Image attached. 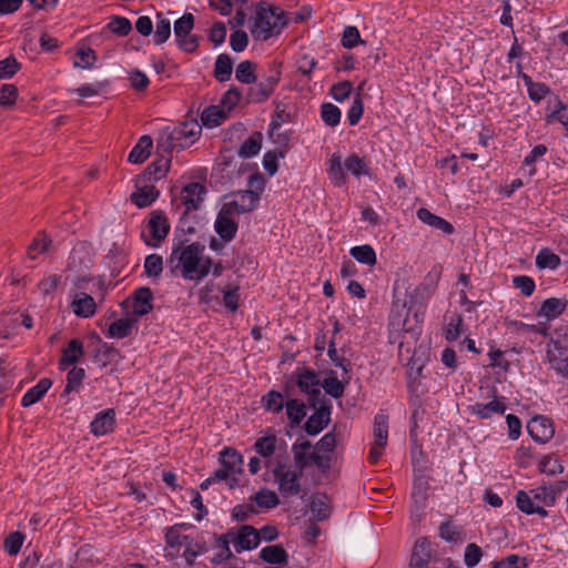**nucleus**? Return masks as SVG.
I'll return each mask as SVG.
<instances>
[{"label": "nucleus", "instance_id": "29", "mask_svg": "<svg viewBox=\"0 0 568 568\" xmlns=\"http://www.w3.org/2000/svg\"><path fill=\"white\" fill-rule=\"evenodd\" d=\"M227 115L229 113L221 105H212L203 110L201 121L205 126L214 128L225 121Z\"/></svg>", "mask_w": 568, "mask_h": 568}, {"label": "nucleus", "instance_id": "54", "mask_svg": "<svg viewBox=\"0 0 568 568\" xmlns=\"http://www.w3.org/2000/svg\"><path fill=\"white\" fill-rule=\"evenodd\" d=\"M108 29L118 34V36H126L132 29L131 22L129 19L123 17H114L112 20L108 23Z\"/></svg>", "mask_w": 568, "mask_h": 568}, {"label": "nucleus", "instance_id": "53", "mask_svg": "<svg viewBox=\"0 0 568 568\" xmlns=\"http://www.w3.org/2000/svg\"><path fill=\"white\" fill-rule=\"evenodd\" d=\"M321 113H322L323 121L327 125L335 126L339 123L341 111L336 105H334L332 103H325L322 105Z\"/></svg>", "mask_w": 568, "mask_h": 568}, {"label": "nucleus", "instance_id": "9", "mask_svg": "<svg viewBox=\"0 0 568 568\" xmlns=\"http://www.w3.org/2000/svg\"><path fill=\"white\" fill-rule=\"evenodd\" d=\"M275 481L278 484V490L284 497L295 496L301 490L300 477L302 470H296L292 466L278 464L274 470Z\"/></svg>", "mask_w": 568, "mask_h": 568}, {"label": "nucleus", "instance_id": "63", "mask_svg": "<svg viewBox=\"0 0 568 568\" xmlns=\"http://www.w3.org/2000/svg\"><path fill=\"white\" fill-rule=\"evenodd\" d=\"M24 536L19 532H11L4 540V548L9 555H17L23 544Z\"/></svg>", "mask_w": 568, "mask_h": 568}, {"label": "nucleus", "instance_id": "6", "mask_svg": "<svg viewBox=\"0 0 568 568\" xmlns=\"http://www.w3.org/2000/svg\"><path fill=\"white\" fill-rule=\"evenodd\" d=\"M252 212L244 205V201H239L234 195L231 200L223 203L214 222V230L220 237L230 242L237 232V219L243 213Z\"/></svg>", "mask_w": 568, "mask_h": 568}, {"label": "nucleus", "instance_id": "38", "mask_svg": "<svg viewBox=\"0 0 568 568\" xmlns=\"http://www.w3.org/2000/svg\"><path fill=\"white\" fill-rule=\"evenodd\" d=\"M233 62L227 54H220L215 61L214 77L220 82H225L231 78Z\"/></svg>", "mask_w": 568, "mask_h": 568}, {"label": "nucleus", "instance_id": "14", "mask_svg": "<svg viewBox=\"0 0 568 568\" xmlns=\"http://www.w3.org/2000/svg\"><path fill=\"white\" fill-rule=\"evenodd\" d=\"M308 403L314 412L304 426H326L331 420L332 402L322 396Z\"/></svg>", "mask_w": 568, "mask_h": 568}, {"label": "nucleus", "instance_id": "25", "mask_svg": "<svg viewBox=\"0 0 568 568\" xmlns=\"http://www.w3.org/2000/svg\"><path fill=\"white\" fill-rule=\"evenodd\" d=\"M153 145V141L151 136L143 135L139 139L135 146L132 149V151L129 154V162L138 164L144 162L150 153Z\"/></svg>", "mask_w": 568, "mask_h": 568}, {"label": "nucleus", "instance_id": "34", "mask_svg": "<svg viewBox=\"0 0 568 568\" xmlns=\"http://www.w3.org/2000/svg\"><path fill=\"white\" fill-rule=\"evenodd\" d=\"M134 321L130 318H120L112 322L108 328V337L110 338H124L128 337L133 327Z\"/></svg>", "mask_w": 568, "mask_h": 568}, {"label": "nucleus", "instance_id": "22", "mask_svg": "<svg viewBox=\"0 0 568 568\" xmlns=\"http://www.w3.org/2000/svg\"><path fill=\"white\" fill-rule=\"evenodd\" d=\"M417 217L425 224L443 231L445 234H452L454 232L453 225L446 220L433 214L429 210L422 207L417 210Z\"/></svg>", "mask_w": 568, "mask_h": 568}, {"label": "nucleus", "instance_id": "56", "mask_svg": "<svg viewBox=\"0 0 568 568\" xmlns=\"http://www.w3.org/2000/svg\"><path fill=\"white\" fill-rule=\"evenodd\" d=\"M241 97L242 94L237 89L231 88L223 94L220 105L230 113L239 104Z\"/></svg>", "mask_w": 568, "mask_h": 568}, {"label": "nucleus", "instance_id": "41", "mask_svg": "<svg viewBox=\"0 0 568 568\" xmlns=\"http://www.w3.org/2000/svg\"><path fill=\"white\" fill-rule=\"evenodd\" d=\"M351 255L359 263L367 264L369 266L375 265L376 254L372 246L361 245L351 248Z\"/></svg>", "mask_w": 568, "mask_h": 568}, {"label": "nucleus", "instance_id": "59", "mask_svg": "<svg viewBox=\"0 0 568 568\" xmlns=\"http://www.w3.org/2000/svg\"><path fill=\"white\" fill-rule=\"evenodd\" d=\"M275 444V436H265L257 439L254 447L261 456L268 457L274 453Z\"/></svg>", "mask_w": 568, "mask_h": 568}, {"label": "nucleus", "instance_id": "46", "mask_svg": "<svg viewBox=\"0 0 568 568\" xmlns=\"http://www.w3.org/2000/svg\"><path fill=\"white\" fill-rule=\"evenodd\" d=\"M439 536L447 541H462L464 539L463 530L450 521L442 523L439 526Z\"/></svg>", "mask_w": 568, "mask_h": 568}, {"label": "nucleus", "instance_id": "24", "mask_svg": "<svg viewBox=\"0 0 568 568\" xmlns=\"http://www.w3.org/2000/svg\"><path fill=\"white\" fill-rule=\"evenodd\" d=\"M388 432L387 428H375L374 442L368 453V462L376 464L383 455V450L387 445Z\"/></svg>", "mask_w": 568, "mask_h": 568}, {"label": "nucleus", "instance_id": "35", "mask_svg": "<svg viewBox=\"0 0 568 568\" xmlns=\"http://www.w3.org/2000/svg\"><path fill=\"white\" fill-rule=\"evenodd\" d=\"M311 511L316 520H324L331 514V506L326 495L317 494L311 503Z\"/></svg>", "mask_w": 568, "mask_h": 568}, {"label": "nucleus", "instance_id": "13", "mask_svg": "<svg viewBox=\"0 0 568 568\" xmlns=\"http://www.w3.org/2000/svg\"><path fill=\"white\" fill-rule=\"evenodd\" d=\"M148 230L153 240H145V243L150 246H156L162 240L166 237L170 230V225L162 212L154 211L150 214Z\"/></svg>", "mask_w": 568, "mask_h": 568}, {"label": "nucleus", "instance_id": "55", "mask_svg": "<svg viewBox=\"0 0 568 568\" xmlns=\"http://www.w3.org/2000/svg\"><path fill=\"white\" fill-rule=\"evenodd\" d=\"M18 97V89L13 84H3L0 88V105L3 108L12 106Z\"/></svg>", "mask_w": 568, "mask_h": 568}, {"label": "nucleus", "instance_id": "26", "mask_svg": "<svg viewBox=\"0 0 568 568\" xmlns=\"http://www.w3.org/2000/svg\"><path fill=\"white\" fill-rule=\"evenodd\" d=\"M152 297L153 294L150 288L141 287L136 290L132 305L133 313L138 316L148 314L152 310Z\"/></svg>", "mask_w": 568, "mask_h": 568}, {"label": "nucleus", "instance_id": "11", "mask_svg": "<svg viewBox=\"0 0 568 568\" xmlns=\"http://www.w3.org/2000/svg\"><path fill=\"white\" fill-rule=\"evenodd\" d=\"M206 194V189L204 185L193 182L186 184L180 192L176 201L180 202L181 205L185 207V213L195 211L202 204L204 196Z\"/></svg>", "mask_w": 568, "mask_h": 568}, {"label": "nucleus", "instance_id": "57", "mask_svg": "<svg viewBox=\"0 0 568 568\" xmlns=\"http://www.w3.org/2000/svg\"><path fill=\"white\" fill-rule=\"evenodd\" d=\"M264 406L271 412H280L283 408L284 399L281 393L271 390L263 396Z\"/></svg>", "mask_w": 568, "mask_h": 568}, {"label": "nucleus", "instance_id": "61", "mask_svg": "<svg viewBox=\"0 0 568 568\" xmlns=\"http://www.w3.org/2000/svg\"><path fill=\"white\" fill-rule=\"evenodd\" d=\"M20 69V64L16 60V58L8 57L0 61V80L8 79L13 77L18 70Z\"/></svg>", "mask_w": 568, "mask_h": 568}, {"label": "nucleus", "instance_id": "45", "mask_svg": "<svg viewBox=\"0 0 568 568\" xmlns=\"http://www.w3.org/2000/svg\"><path fill=\"white\" fill-rule=\"evenodd\" d=\"M254 67V63L248 60L239 63L235 70L236 80L245 84L254 83L256 80Z\"/></svg>", "mask_w": 568, "mask_h": 568}, {"label": "nucleus", "instance_id": "5", "mask_svg": "<svg viewBox=\"0 0 568 568\" xmlns=\"http://www.w3.org/2000/svg\"><path fill=\"white\" fill-rule=\"evenodd\" d=\"M557 491L555 487L542 484L528 491L519 490L516 495V504L520 511L532 515L537 514L540 517H547L548 511L546 507H551L556 504Z\"/></svg>", "mask_w": 568, "mask_h": 568}, {"label": "nucleus", "instance_id": "30", "mask_svg": "<svg viewBox=\"0 0 568 568\" xmlns=\"http://www.w3.org/2000/svg\"><path fill=\"white\" fill-rule=\"evenodd\" d=\"M349 381V376H342V381H339L335 375H329L321 382V387L324 388L325 393L331 395L334 398H339L344 394L345 384Z\"/></svg>", "mask_w": 568, "mask_h": 568}, {"label": "nucleus", "instance_id": "60", "mask_svg": "<svg viewBox=\"0 0 568 568\" xmlns=\"http://www.w3.org/2000/svg\"><path fill=\"white\" fill-rule=\"evenodd\" d=\"M483 551L476 544H468L465 549L464 561L468 568L475 567L481 559Z\"/></svg>", "mask_w": 568, "mask_h": 568}, {"label": "nucleus", "instance_id": "47", "mask_svg": "<svg viewBox=\"0 0 568 568\" xmlns=\"http://www.w3.org/2000/svg\"><path fill=\"white\" fill-rule=\"evenodd\" d=\"M144 270H145V274L149 277L158 278L163 271L162 256H160L158 254L148 255L144 261Z\"/></svg>", "mask_w": 568, "mask_h": 568}, {"label": "nucleus", "instance_id": "42", "mask_svg": "<svg viewBox=\"0 0 568 568\" xmlns=\"http://www.w3.org/2000/svg\"><path fill=\"white\" fill-rule=\"evenodd\" d=\"M158 21L155 26V32L153 41L155 44L164 43L171 36V21L164 18L161 13L156 16Z\"/></svg>", "mask_w": 568, "mask_h": 568}, {"label": "nucleus", "instance_id": "49", "mask_svg": "<svg viewBox=\"0 0 568 568\" xmlns=\"http://www.w3.org/2000/svg\"><path fill=\"white\" fill-rule=\"evenodd\" d=\"M344 166L348 172H351L356 178H359L361 175H365L368 173L366 164L356 154H351L349 156H347L344 161Z\"/></svg>", "mask_w": 568, "mask_h": 568}, {"label": "nucleus", "instance_id": "7", "mask_svg": "<svg viewBox=\"0 0 568 568\" xmlns=\"http://www.w3.org/2000/svg\"><path fill=\"white\" fill-rule=\"evenodd\" d=\"M194 28V16L184 13L174 22V38L178 47L184 51L192 53L199 47V37L192 34Z\"/></svg>", "mask_w": 568, "mask_h": 568}, {"label": "nucleus", "instance_id": "64", "mask_svg": "<svg viewBox=\"0 0 568 568\" xmlns=\"http://www.w3.org/2000/svg\"><path fill=\"white\" fill-rule=\"evenodd\" d=\"M526 562L524 558L518 555H509L499 561L494 562V568H525Z\"/></svg>", "mask_w": 568, "mask_h": 568}, {"label": "nucleus", "instance_id": "3", "mask_svg": "<svg viewBox=\"0 0 568 568\" xmlns=\"http://www.w3.org/2000/svg\"><path fill=\"white\" fill-rule=\"evenodd\" d=\"M287 20L284 11L277 7L260 3L250 19V32L254 40L266 41L282 32Z\"/></svg>", "mask_w": 568, "mask_h": 568}, {"label": "nucleus", "instance_id": "27", "mask_svg": "<svg viewBox=\"0 0 568 568\" xmlns=\"http://www.w3.org/2000/svg\"><path fill=\"white\" fill-rule=\"evenodd\" d=\"M260 557L268 564L282 565L287 564L288 554L282 545L266 546L261 549Z\"/></svg>", "mask_w": 568, "mask_h": 568}, {"label": "nucleus", "instance_id": "18", "mask_svg": "<svg viewBox=\"0 0 568 568\" xmlns=\"http://www.w3.org/2000/svg\"><path fill=\"white\" fill-rule=\"evenodd\" d=\"M184 550L182 557L189 566H193L195 564L196 558L207 551L206 542L204 538H194L189 535L186 541L183 546Z\"/></svg>", "mask_w": 568, "mask_h": 568}, {"label": "nucleus", "instance_id": "16", "mask_svg": "<svg viewBox=\"0 0 568 568\" xmlns=\"http://www.w3.org/2000/svg\"><path fill=\"white\" fill-rule=\"evenodd\" d=\"M432 559L430 542L426 537L416 540L408 568H428Z\"/></svg>", "mask_w": 568, "mask_h": 568}, {"label": "nucleus", "instance_id": "20", "mask_svg": "<svg viewBox=\"0 0 568 568\" xmlns=\"http://www.w3.org/2000/svg\"><path fill=\"white\" fill-rule=\"evenodd\" d=\"M156 148L159 152H162L165 155L171 154L174 150H181L180 139H178L174 128H164L160 131L156 140Z\"/></svg>", "mask_w": 568, "mask_h": 568}, {"label": "nucleus", "instance_id": "8", "mask_svg": "<svg viewBox=\"0 0 568 568\" xmlns=\"http://www.w3.org/2000/svg\"><path fill=\"white\" fill-rule=\"evenodd\" d=\"M293 452L295 463L301 470L310 466L325 468L329 465L331 458L324 454H320L317 448L313 446L308 440L294 444Z\"/></svg>", "mask_w": 568, "mask_h": 568}, {"label": "nucleus", "instance_id": "19", "mask_svg": "<svg viewBox=\"0 0 568 568\" xmlns=\"http://www.w3.org/2000/svg\"><path fill=\"white\" fill-rule=\"evenodd\" d=\"M568 301L564 298L550 297L544 301L537 316L551 321L560 316L567 308Z\"/></svg>", "mask_w": 568, "mask_h": 568}, {"label": "nucleus", "instance_id": "31", "mask_svg": "<svg viewBox=\"0 0 568 568\" xmlns=\"http://www.w3.org/2000/svg\"><path fill=\"white\" fill-rule=\"evenodd\" d=\"M52 383L48 378H42L36 386L30 388L22 397L21 404L24 407L31 406L37 403L50 389Z\"/></svg>", "mask_w": 568, "mask_h": 568}, {"label": "nucleus", "instance_id": "17", "mask_svg": "<svg viewBox=\"0 0 568 568\" xmlns=\"http://www.w3.org/2000/svg\"><path fill=\"white\" fill-rule=\"evenodd\" d=\"M174 130L178 139H180V148L185 149L197 140L202 128L196 120H190L175 126Z\"/></svg>", "mask_w": 568, "mask_h": 568}, {"label": "nucleus", "instance_id": "40", "mask_svg": "<svg viewBox=\"0 0 568 568\" xmlns=\"http://www.w3.org/2000/svg\"><path fill=\"white\" fill-rule=\"evenodd\" d=\"M251 501H255L261 508H274L278 505L280 500L277 495L268 489H262L250 498Z\"/></svg>", "mask_w": 568, "mask_h": 568}, {"label": "nucleus", "instance_id": "39", "mask_svg": "<svg viewBox=\"0 0 568 568\" xmlns=\"http://www.w3.org/2000/svg\"><path fill=\"white\" fill-rule=\"evenodd\" d=\"M262 145V134L255 132L248 139H246L239 150V155L243 159L252 158L256 155Z\"/></svg>", "mask_w": 568, "mask_h": 568}, {"label": "nucleus", "instance_id": "36", "mask_svg": "<svg viewBox=\"0 0 568 568\" xmlns=\"http://www.w3.org/2000/svg\"><path fill=\"white\" fill-rule=\"evenodd\" d=\"M475 412L481 418H491L494 415H504L506 406L500 399H494L487 404H477Z\"/></svg>", "mask_w": 568, "mask_h": 568}, {"label": "nucleus", "instance_id": "52", "mask_svg": "<svg viewBox=\"0 0 568 568\" xmlns=\"http://www.w3.org/2000/svg\"><path fill=\"white\" fill-rule=\"evenodd\" d=\"M50 244L51 241L47 239L44 234H40L28 247L29 257L31 260H36L40 253L47 252L49 250Z\"/></svg>", "mask_w": 568, "mask_h": 568}, {"label": "nucleus", "instance_id": "15", "mask_svg": "<svg viewBox=\"0 0 568 568\" xmlns=\"http://www.w3.org/2000/svg\"><path fill=\"white\" fill-rule=\"evenodd\" d=\"M297 386L308 396V402L324 396L321 392V379L314 371H302L297 376Z\"/></svg>", "mask_w": 568, "mask_h": 568}, {"label": "nucleus", "instance_id": "12", "mask_svg": "<svg viewBox=\"0 0 568 568\" xmlns=\"http://www.w3.org/2000/svg\"><path fill=\"white\" fill-rule=\"evenodd\" d=\"M548 362L558 374L568 377V356L567 347L559 341L550 339L546 347Z\"/></svg>", "mask_w": 568, "mask_h": 568}, {"label": "nucleus", "instance_id": "10", "mask_svg": "<svg viewBox=\"0 0 568 568\" xmlns=\"http://www.w3.org/2000/svg\"><path fill=\"white\" fill-rule=\"evenodd\" d=\"M247 186H248L247 190L240 191L236 194H234V196L239 201L243 200L244 205L248 210L253 211L257 206L260 196L264 191L265 180L262 176V174H258V173L252 174L248 178Z\"/></svg>", "mask_w": 568, "mask_h": 568}, {"label": "nucleus", "instance_id": "51", "mask_svg": "<svg viewBox=\"0 0 568 568\" xmlns=\"http://www.w3.org/2000/svg\"><path fill=\"white\" fill-rule=\"evenodd\" d=\"M84 376H85V372L83 368L73 367L68 373L64 393H71V392L78 390Z\"/></svg>", "mask_w": 568, "mask_h": 568}, {"label": "nucleus", "instance_id": "33", "mask_svg": "<svg viewBox=\"0 0 568 568\" xmlns=\"http://www.w3.org/2000/svg\"><path fill=\"white\" fill-rule=\"evenodd\" d=\"M82 355V343L78 339H71L68 347L63 351V355L60 361V366L65 368L67 366L77 363Z\"/></svg>", "mask_w": 568, "mask_h": 568}, {"label": "nucleus", "instance_id": "50", "mask_svg": "<svg viewBox=\"0 0 568 568\" xmlns=\"http://www.w3.org/2000/svg\"><path fill=\"white\" fill-rule=\"evenodd\" d=\"M536 264L539 268H556L560 264V258L558 255L542 250L536 256Z\"/></svg>", "mask_w": 568, "mask_h": 568}, {"label": "nucleus", "instance_id": "32", "mask_svg": "<svg viewBox=\"0 0 568 568\" xmlns=\"http://www.w3.org/2000/svg\"><path fill=\"white\" fill-rule=\"evenodd\" d=\"M171 158L169 155H161L156 161L151 163L146 171L145 175L149 181H158L161 180L168 173L170 169Z\"/></svg>", "mask_w": 568, "mask_h": 568}, {"label": "nucleus", "instance_id": "62", "mask_svg": "<svg viewBox=\"0 0 568 568\" xmlns=\"http://www.w3.org/2000/svg\"><path fill=\"white\" fill-rule=\"evenodd\" d=\"M514 286L525 296H530L535 291V282L526 275H518L513 278Z\"/></svg>", "mask_w": 568, "mask_h": 568}, {"label": "nucleus", "instance_id": "2", "mask_svg": "<svg viewBox=\"0 0 568 568\" xmlns=\"http://www.w3.org/2000/svg\"><path fill=\"white\" fill-rule=\"evenodd\" d=\"M423 320L422 307L407 306L406 302L394 301L388 323L390 342L398 343V347L402 348L405 343L416 341Z\"/></svg>", "mask_w": 568, "mask_h": 568}, {"label": "nucleus", "instance_id": "23", "mask_svg": "<svg viewBox=\"0 0 568 568\" xmlns=\"http://www.w3.org/2000/svg\"><path fill=\"white\" fill-rule=\"evenodd\" d=\"M159 196V191L153 185H142L131 194V201L139 207L151 205Z\"/></svg>", "mask_w": 568, "mask_h": 568}, {"label": "nucleus", "instance_id": "1", "mask_svg": "<svg viewBox=\"0 0 568 568\" xmlns=\"http://www.w3.org/2000/svg\"><path fill=\"white\" fill-rule=\"evenodd\" d=\"M212 260L205 255V247L200 243L179 244L173 247L168 267L173 275H180L186 281L200 282L211 271Z\"/></svg>", "mask_w": 568, "mask_h": 568}, {"label": "nucleus", "instance_id": "4", "mask_svg": "<svg viewBox=\"0 0 568 568\" xmlns=\"http://www.w3.org/2000/svg\"><path fill=\"white\" fill-rule=\"evenodd\" d=\"M260 541L261 536L258 530H256L253 526L243 525L237 530L232 528L225 534L219 536L217 547L223 548L224 551L223 555H216L212 561L214 564H220L232 558L233 554L230 549L231 542L233 544L235 551L240 554L243 550H251L256 548Z\"/></svg>", "mask_w": 568, "mask_h": 568}, {"label": "nucleus", "instance_id": "21", "mask_svg": "<svg viewBox=\"0 0 568 568\" xmlns=\"http://www.w3.org/2000/svg\"><path fill=\"white\" fill-rule=\"evenodd\" d=\"M95 301L87 293H78L72 302L73 312L78 316L90 317L95 313Z\"/></svg>", "mask_w": 568, "mask_h": 568}, {"label": "nucleus", "instance_id": "37", "mask_svg": "<svg viewBox=\"0 0 568 568\" xmlns=\"http://www.w3.org/2000/svg\"><path fill=\"white\" fill-rule=\"evenodd\" d=\"M221 466L230 469L234 474L241 473L242 456L232 448H225L221 452Z\"/></svg>", "mask_w": 568, "mask_h": 568}, {"label": "nucleus", "instance_id": "43", "mask_svg": "<svg viewBox=\"0 0 568 568\" xmlns=\"http://www.w3.org/2000/svg\"><path fill=\"white\" fill-rule=\"evenodd\" d=\"M164 537L166 546L171 549H175L178 554L180 549L183 548L189 535H182L178 526H171L166 528Z\"/></svg>", "mask_w": 568, "mask_h": 568}, {"label": "nucleus", "instance_id": "44", "mask_svg": "<svg viewBox=\"0 0 568 568\" xmlns=\"http://www.w3.org/2000/svg\"><path fill=\"white\" fill-rule=\"evenodd\" d=\"M286 414L293 424H298L306 416V406L298 399H290L286 403Z\"/></svg>", "mask_w": 568, "mask_h": 568}, {"label": "nucleus", "instance_id": "58", "mask_svg": "<svg viewBox=\"0 0 568 568\" xmlns=\"http://www.w3.org/2000/svg\"><path fill=\"white\" fill-rule=\"evenodd\" d=\"M272 92L273 90L270 89V85L264 81H261L257 87L248 90L247 97L253 102H263L272 94Z\"/></svg>", "mask_w": 568, "mask_h": 568}, {"label": "nucleus", "instance_id": "48", "mask_svg": "<svg viewBox=\"0 0 568 568\" xmlns=\"http://www.w3.org/2000/svg\"><path fill=\"white\" fill-rule=\"evenodd\" d=\"M539 470L544 474L552 476L562 473L564 466L556 456L547 455L540 460Z\"/></svg>", "mask_w": 568, "mask_h": 568}, {"label": "nucleus", "instance_id": "28", "mask_svg": "<svg viewBox=\"0 0 568 568\" xmlns=\"http://www.w3.org/2000/svg\"><path fill=\"white\" fill-rule=\"evenodd\" d=\"M342 156L334 153L328 161V178L335 186H343L346 183V176L343 169Z\"/></svg>", "mask_w": 568, "mask_h": 568}]
</instances>
